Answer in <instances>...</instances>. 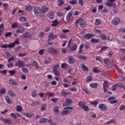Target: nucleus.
I'll use <instances>...</instances> for the list:
<instances>
[{
    "instance_id": "obj_1",
    "label": "nucleus",
    "mask_w": 125,
    "mask_h": 125,
    "mask_svg": "<svg viewBox=\"0 0 125 125\" xmlns=\"http://www.w3.org/2000/svg\"><path fill=\"white\" fill-rule=\"evenodd\" d=\"M17 44H19V40L17 39L13 43L9 44V45L4 44L3 45H1L0 47L2 48H12V47H14L15 45Z\"/></svg>"
},
{
    "instance_id": "obj_2",
    "label": "nucleus",
    "mask_w": 125,
    "mask_h": 125,
    "mask_svg": "<svg viewBox=\"0 0 125 125\" xmlns=\"http://www.w3.org/2000/svg\"><path fill=\"white\" fill-rule=\"evenodd\" d=\"M78 23H79L81 28H85V26H86V23H85V21L82 19L77 20L75 22V25L76 27H78Z\"/></svg>"
},
{
    "instance_id": "obj_3",
    "label": "nucleus",
    "mask_w": 125,
    "mask_h": 125,
    "mask_svg": "<svg viewBox=\"0 0 125 125\" xmlns=\"http://www.w3.org/2000/svg\"><path fill=\"white\" fill-rule=\"evenodd\" d=\"M47 50L50 54H58L59 53V50L52 47L48 48Z\"/></svg>"
},
{
    "instance_id": "obj_4",
    "label": "nucleus",
    "mask_w": 125,
    "mask_h": 125,
    "mask_svg": "<svg viewBox=\"0 0 125 125\" xmlns=\"http://www.w3.org/2000/svg\"><path fill=\"white\" fill-rule=\"evenodd\" d=\"M105 5H106V6H109L110 7L115 6V5H116V3H115V0H107L105 2Z\"/></svg>"
},
{
    "instance_id": "obj_5",
    "label": "nucleus",
    "mask_w": 125,
    "mask_h": 125,
    "mask_svg": "<svg viewBox=\"0 0 125 125\" xmlns=\"http://www.w3.org/2000/svg\"><path fill=\"white\" fill-rule=\"evenodd\" d=\"M65 102L66 103H63L62 104V106H63V107H67V106H70V105H71V104L73 103L72 99L70 98L66 99Z\"/></svg>"
},
{
    "instance_id": "obj_6",
    "label": "nucleus",
    "mask_w": 125,
    "mask_h": 125,
    "mask_svg": "<svg viewBox=\"0 0 125 125\" xmlns=\"http://www.w3.org/2000/svg\"><path fill=\"white\" fill-rule=\"evenodd\" d=\"M57 37H58L57 35H54L52 32L50 33L48 36V40L47 42H50V41H52L53 40H55V39H56Z\"/></svg>"
},
{
    "instance_id": "obj_7",
    "label": "nucleus",
    "mask_w": 125,
    "mask_h": 125,
    "mask_svg": "<svg viewBox=\"0 0 125 125\" xmlns=\"http://www.w3.org/2000/svg\"><path fill=\"white\" fill-rule=\"evenodd\" d=\"M73 13H74L73 11H70L69 12L68 14L66 16V20L67 21H71V20L74 19V18L73 17Z\"/></svg>"
},
{
    "instance_id": "obj_8",
    "label": "nucleus",
    "mask_w": 125,
    "mask_h": 125,
    "mask_svg": "<svg viewBox=\"0 0 125 125\" xmlns=\"http://www.w3.org/2000/svg\"><path fill=\"white\" fill-rule=\"evenodd\" d=\"M120 21H121V18L117 17L113 20L111 23L113 24V25H117L119 24V23H120Z\"/></svg>"
},
{
    "instance_id": "obj_9",
    "label": "nucleus",
    "mask_w": 125,
    "mask_h": 125,
    "mask_svg": "<svg viewBox=\"0 0 125 125\" xmlns=\"http://www.w3.org/2000/svg\"><path fill=\"white\" fill-rule=\"evenodd\" d=\"M15 66V67H17V66H19V68L20 67L23 68V67H25V65H24V62L21 61L16 62Z\"/></svg>"
},
{
    "instance_id": "obj_10",
    "label": "nucleus",
    "mask_w": 125,
    "mask_h": 125,
    "mask_svg": "<svg viewBox=\"0 0 125 125\" xmlns=\"http://www.w3.org/2000/svg\"><path fill=\"white\" fill-rule=\"evenodd\" d=\"M109 87V85L108 84V82L104 81L103 83V88L104 92L106 93L108 90H107V87Z\"/></svg>"
},
{
    "instance_id": "obj_11",
    "label": "nucleus",
    "mask_w": 125,
    "mask_h": 125,
    "mask_svg": "<svg viewBox=\"0 0 125 125\" xmlns=\"http://www.w3.org/2000/svg\"><path fill=\"white\" fill-rule=\"evenodd\" d=\"M93 37H94V34L89 33H87L83 36V37L86 40H90V39H91V38H93Z\"/></svg>"
},
{
    "instance_id": "obj_12",
    "label": "nucleus",
    "mask_w": 125,
    "mask_h": 125,
    "mask_svg": "<svg viewBox=\"0 0 125 125\" xmlns=\"http://www.w3.org/2000/svg\"><path fill=\"white\" fill-rule=\"evenodd\" d=\"M68 62L69 64H74L75 63L76 60H75V59L74 57H73L72 56L69 55L68 57Z\"/></svg>"
},
{
    "instance_id": "obj_13",
    "label": "nucleus",
    "mask_w": 125,
    "mask_h": 125,
    "mask_svg": "<svg viewBox=\"0 0 125 125\" xmlns=\"http://www.w3.org/2000/svg\"><path fill=\"white\" fill-rule=\"evenodd\" d=\"M99 108H100L101 110H103V111H107V110H108V108H107V106L104 104H99Z\"/></svg>"
},
{
    "instance_id": "obj_14",
    "label": "nucleus",
    "mask_w": 125,
    "mask_h": 125,
    "mask_svg": "<svg viewBox=\"0 0 125 125\" xmlns=\"http://www.w3.org/2000/svg\"><path fill=\"white\" fill-rule=\"evenodd\" d=\"M69 50L70 51H76L77 49H78V45L76 44H73L72 46H70V47H69Z\"/></svg>"
},
{
    "instance_id": "obj_15",
    "label": "nucleus",
    "mask_w": 125,
    "mask_h": 125,
    "mask_svg": "<svg viewBox=\"0 0 125 125\" xmlns=\"http://www.w3.org/2000/svg\"><path fill=\"white\" fill-rule=\"evenodd\" d=\"M34 12L35 15H39V13H41V8L35 7L34 9Z\"/></svg>"
},
{
    "instance_id": "obj_16",
    "label": "nucleus",
    "mask_w": 125,
    "mask_h": 125,
    "mask_svg": "<svg viewBox=\"0 0 125 125\" xmlns=\"http://www.w3.org/2000/svg\"><path fill=\"white\" fill-rule=\"evenodd\" d=\"M101 39L103 40V41H106V40H107V41L110 40V38L109 37V36H105V34H102L101 35Z\"/></svg>"
},
{
    "instance_id": "obj_17",
    "label": "nucleus",
    "mask_w": 125,
    "mask_h": 125,
    "mask_svg": "<svg viewBox=\"0 0 125 125\" xmlns=\"http://www.w3.org/2000/svg\"><path fill=\"white\" fill-rule=\"evenodd\" d=\"M2 122H3L5 125H12V122H11V120L9 119H2Z\"/></svg>"
},
{
    "instance_id": "obj_18",
    "label": "nucleus",
    "mask_w": 125,
    "mask_h": 125,
    "mask_svg": "<svg viewBox=\"0 0 125 125\" xmlns=\"http://www.w3.org/2000/svg\"><path fill=\"white\" fill-rule=\"evenodd\" d=\"M71 114V111L69 110H63L62 112V116H66L67 115H70Z\"/></svg>"
},
{
    "instance_id": "obj_19",
    "label": "nucleus",
    "mask_w": 125,
    "mask_h": 125,
    "mask_svg": "<svg viewBox=\"0 0 125 125\" xmlns=\"http://www.w3.org/2000/svg\"><path fill=\"white\" fill-rule=\"evenodd\" d=\"M8 94L9 95H10V96H12V97H15V96H16V94L12 90H9L8 91Z\"/></svg>"
},
{
    "instance_id": "obj_20",
    "label": "nucleus",
    "mask_w": 125,
    "mask_h": 125,
    "mask_svg": "<svg viewBox=\"0 0 125 125\" xmlns=\"http://www.w3.org/2000/svg\"><path fill=\"white\" fill-rule=\"evenodd\" d=\"M31 66L32 67H36L37 69H39L40 68V65H39V63L36 61H34L31 64Z\"/></svg>"
},
{
    "instance_id": "obj_21",
    "label": "nucleus",
    "mask_w": 125,
    "mask_h": 125,
    "mask_svg": "<svg viewBox=\"0 0 125 125\" xmlns=\"http://www.w3.org/2000/svg\"><path fill=\"white\" fill-rule=\"evenodd\" d=\"M54 109V113L55 114V115H58V114H59L60 113V111H59V108L57 106H55L53 108Z\"/></svg>"
},
{
    "instance_id": "obj_22",
    "label": "nucleus",
    "mask_w": 125,
    "mask_h": 125,
    "mask_svg": "<svg viewBox=\"0 0 125 125\" xmlns=\"http://www.w3.org/2000/svg\"><path fill=\"white\" fill-rule=\"evenodd\" d=\"M81 67L83 69V70L85 72H88V68L87 67V66H86L85 65V64H84V63H83L82 65H81Z\"/></svg>"
},
{
    "instance_id": "obj_23",
    "label": "nucleus",
    "mask_w": 125,
    "mask_h": 125,
    "mask_svg": "<svg viewBox=\"0 0 125 125\" xmlns=\"http://www.w3.org/2000/svg\"><path fill=\"white\" fill-rule=\"evenodd\" d=\"M99 42H100L99 39H96L95 38H92L90 40V42H92L93 43H99Z\"/></svg>"
},
{
    "instance_id": "obj_24",
    "label": "nucleus",
    "mask_w": 125,
    "mask_h": 125,
    "mask_svg": "<svg viewBox=\"0 0 125 125\" xmlns=\"http://www.w3.org/2000/svg\"><path fill=\"white\" fill-rule=\"evenodd\" d=\"M24 32H25V28L24 27H21L20 29L17 30L16 33L17 34H19L24 33Z\"/></svg>"
},
{
    "instance_id": "obj_25",
    "label": "nucleus",
    "mask_w": 125,
    "mask_h": 125,
    "mask_svg": "<svg viewBox=\"0 0 125 125\" xmlns=\"http://www.w3.org/2000/svg\"><path fill=\"white\" fill-rule=\"evenodd\" d=\"M9 82L12 85H16V84H17V82L13 79L9 80Z\"/></svg>"
},
{
    "instance_id": "obj_26",
    "label": "nucleus",
    "mask_w": 125,
    "mask_h": 125,
    "mask_svg": "<svg viewBox=\"0 0 125 125\" xmlns=\"http://www.w3.org/2000/svg\"><path fill=\"white\" fill-rule=\"evenodd\" d=\"M85 105V103L80 101L78 102V105L79 107H81V109Z\"/></svg>"
},
{
    "instance_id": "obj_27",
    "label": "nucleus",
    "mask_w": 125,
    "mask_h": 125,
    "mask_svg": "<svg viewBox=\"0 0 125 125\" xmlns=\"http://www.w3.org/2000/svg\"><path fill=\"white\" fill-rule=\"evenodd\" d=\"M90 87L92 88H96L98 86V84L97 83H92L90 84Z\"/></svg>"
},
{
    "instance_id": "obj_28",
    "label": "nucleus",
    "mask_w": 125,
    "mask_h": 125,
    "mask_svg": "<svg viewBox=\"0 0 125 125\" xmlns=\"http://www.w3.org/2000/svg\"><path fill=\"white\" fill-rule=\"evenodd\" d=\"M58 2L59 3L58 4V6H62L65 4V3L63 0H58Z\"/></svg>"
},
{
    "instance_id": "obj_29",
    "label": "nucleus",
    "mask_w": 125,
    "mask_h": 125,
    "mask_svg": "<svg viewBox=\"0 0 125 125\" xmlns=\"http://www.w3.org/2000/svg\"><path fill=\"white\" fill-rule=\"evenodd\" d=\"M61 68L62 69H63V70H66L67 68H68V65L67 63H63L61 64Z\"/></svg>"
},
{
    "instance_id": "obj_30",
    "label": "nucleus",
    "mask_w": 125,
    "mask_h": 125,
    "mask_svg": "<svg viewBox=\"0 0 125 125\" xmlns=\"http://www.w3.org/2000/svg\"><path fill=\"white\" fill-rule=\"evenodd\" d=\"M47 108V105L45 104H42V106L41 107V110L42 111H45L46 110V108Z\"/></svg>"
},
{
    "instance_id": "obj_31",
    "label": "nucleus",
    "mask_w": 125,
    "mask_h": 125,
    "mask_svg": "<svg viewBox=\"0 0 125 125\" xmlns=\"http://www.w3.org/2000/svg\"><path fill=\"white\" fill-rule=\"evenodd\" d=\"M68 94H70V93H66L64 90H62V92L61 93V96H64V97H66V96H67V95H68Z\"/></svg>"
},
{
    "instance_id": "obj_32",
    "label": "nucleus",
    "mask_w": 125,
    "mask_h": 125,
    "mask_svg": "<svg viewBox=\"0 0 125 125\" xmlns=\"http://www.w3.org/2000/svg\"><path fill=\"white\" fill-rule=\"evenodd\" d=\"M83 44H82L79 47V54H81L83 52Z\"/></svg>"
},
{
    "instance_id": "obj_33",
    "label": "nucleus",
    "mask_w": 125,
    "mask_h": 125,
    "mask_svg": "<svg viewBox=\"0 0 125 125\" xmlns=\"http://www.w3.org/2000/svg\"><path fill=\"white\" fill-rule=\"evenodd\" d=\"M47 122V119L46 118H42L40 119L39 121V123L40 124H44V123H46Z\"/></svg>"
},
{
    "instance_id": "obj_34",
    "label": "nucleus",
    "mask_w": 125,
    "mask_h": 125,
    "mask_svg": "<svg viewBox=\"0 0 125 125\" xmlns=\"http://www.w3.org/2000/svg\"><path fill=\"white\" fill-rule=\"evenodd\" d=\"M82 109H83V111H84V112H88L89 111V108L88 107V106H86V105H84L83 106Z\"/></svg>"
},
{
    "instance_id": "obj_35",
    "label": "nucleus",
    "mask_w": 125,
    "mask_h": 125,
    "mask_svg": "<svg viewBox=\"0 0 125 125\" xmlns=\"http://www.w3.org/2000/svg\"><path fill=\"white\" fill-rule=\"evenodd\" d=\"M39 105H40V102H35L31 104L32 107H37Z\"/></svg>"
},
{
    "instance_id": "obj_36",
    "label": "nucleus",
    "mask_w": 125,
    "mask_h": 125,
    "mask_svg": "<svg viewBox=\"0 0 125 125\" xmlns=\"http://www.w3.org/2000/svg\"><path fill=\"white\" fill-rule=\"evenodd\" d=\"M78 58H79V59H81L82 60H86V59H87L86 57L82 55H78Z\"/></svg>"
},
{
    "instance_id": "obj_37",
    "label": "nucleus",
    "mask_w": 125,
    "mask_h": 125,
    "mask_svg": "<svg viewBox=\"0 0 125 125\" xmlns=\"http://www.w3.org/2000/svg\"><path fill=\"white\" fill-rule=\"evenodd\" d=\"M5 99L6 100V102H7V103H8V104H10L11 103V100H10L8 96H6L5 97Z\"/></svg>"
},
{
    "instance_id": "obj_38",
    "label": "nucleus",
    "mask_w": 125,
    "mask_h": 125,
    "mask_svg": "<svg viewBox=\"0 0 125 125\" xmlns=\"http://www.w3.org/2000/svg\"><path fill=\"white\" fill-rule=\"evenodd\" d=\"M22 108L21 105H18L17 106L16 111H17V112H22Z\"/></svg>"
},
{
    "instance_id": "obj_39",
    "label": "nucleus",
    "mask_w": 125,
    "mask_h": 125,
    "mask_svg": "<svg viewBox=\"0 0 125 125\" xmlns=\"http://www.w3.org/2000/svg\"><path fill=\"white\" fill-rule=\"evenodd\" d=\"M91 81H92V76H88L86 79V83H89V82H91Z\"/></svg>"
},
{
    "instance_id": "obj_40",
    "label": "nucleus",
    "mask_w": 125,
    "mask_h": 125,
    "mask_svg": "<svg viewBox=\"0 0 125 125\" xmlns=\"http://www.w3.org/2000/svg\"><path fill=\"white\" fill-rule=\"evenodd\" d=\"M116 123H117V121L116 120V119H112L110 121L107 122L106 124L107 125H109V124H116Z\"/></svg>"
},
{
    "instance_id": "obj_41",
    "label": "nucleus",
    "mask_w": 125,
    "mask_h": 125,
    "mask_svg": "<svg viewBox=\"0 0 125 125\" xmlns=\"http://www.w3.org/2000/svg\"><path fill=\"white\" fill-rule=\"evenodd\" d=\"M25 9L27 11H30V10H32V6L28 5L25 8Z\"/></svg>"
},
{
    "instance_id": "obj_42",
    "label": "nucleus",
    "mask_w": 125,
    "mask_h": 125,
    "mask_svg": "<svg viewBox=\"0 0 125 125\" xmlns=\"http://www.w3.org/2000/svg\"><path fill=\"white\" fill-rule=\"evenodd\" d=\"M70 4H77L78 3V1L77 0H72L69 2Z\"/></svg>"
},
{
    "instance_id": "obj_43",
    "label": "nucleus",
    "mask_w": 125,
    "mask_h": 125,
    "mask_svg": "<svg viewBox=\"0 0 125 125\" xmlns=\"http://www.w3.org/2000/svg\"><path fill=\"white\" fill-rule=\"evenodd\" d=\"M59 64H56L55 65H54L53 67V71H56L57 70V69L59 68Z\"/></svg>"
},
{
    "instance_id": "obj_44",
    "label": "nucleus",
    "mask_w": 125,
    "mask_h": 125,
    "mask_svg": "<svg viewBox=\"0 0 125 125\" xmlns=\"http://www.w3.org/2000/svg\"><path fill=\"white\" fill-rule=\"evenodd\" d=\"M92 71L94 72V73H100V72H101V71L97 69V67L93 68Z\"/></svg>"
},
{
    "instance_id": "obj_45",
    "label": "nucleus",
    "mask_w": 125,
    "mask_h": 125,
    "mask_svg": "<svg viewBox=\"0 0 125 125\" xmlns=\"http://www.w3.org/2000/svg\"><path fill=\"white\" fill-rule=\"evenodd\" d=\"M23 115H24V116H25L26 118H32V117H33V115L32 114H30L29 113H23Z\"/></svg>"
},
{
    "instance_id": "obj_46",
    "label": "nucleus",
    "mask_w": 125,
    "mask_h": 125,
    "mask_svg": "<svg viewBox=\"0 0 125 125\" xmlns=\"http://www.w3.org/2000/svg\"><path fill=\"white\" fill-rule=\"evenodd\" d=\"M95 24L97 25H100V24H101V21L98 19H96Z\"/></svg>"
},
{
    "instance_id": "obj_47",
    "label": "nucleus",
    "mask_w": 125,
    "mask_h": 125,
    "mask_svg": "<svg viewBox=\"0 0 125 125\" xmlns=\"http://www.w3.org/2000/svg\"><path fill=\"white\" fill-rule=\"evenodd\" d=\"M53 24H52V26L53 27H55V26H57V24H58V22H57V19H56L55 21H53Z\"/></svg>"
},
{
    "instance_id": "obj_48",
    "label": "nucleus",
    "mask_w": 125,
    "mask_h": 125,
    "mask_svg": "<svg viewBox=\"0 0 125 125\" xmlns=\"http://www.w3.org/2000/svg\"><path fill=\"white\" fill-rule=\"evenodd\" d=\"M10 117L12 119H14V120H16L17 119V117L16 116V115H15V113H12L10 114Z\"/></svg>"
},
{
    "instance_id": "obj_49",
    "label": "nucleus",
    "mask_w": 125,
    "mask_h": 125,
    "mask_svg": "<svg viewBox=\"0 0 125 125\" xmlns=\"http://www.w3.org/2000/svg\"><path fill=\"white\" fill-rule=\"evenodd\" d=\"M23 38H30L31 36L28 33H25V34H23L22 35Z\"/></svg>"
},
{
    "instance_id": "obj_50",
    "label": "nucleus",
    "mask_w": 125,
    "mask_h": 125,
    "mask_svg": "<svg viewBox=\"0 0 125 125\" xmlns=\"http://www.w3.org/2000/svg\"><path fill=\"white\" fill-rule=\"evenodd\" d=\"M108 48V47L104 46L102 47L101 49L100 50V52H103V51H106V50Z\"/></svg>"
},
{
    "instance_id": "obj_51",
    "label": "nucleus",
    "mask_w": 125,
    "mask_h": 125,
    "mask_svg": "<svg viewBox=\"0 0 125 125\" xmlns=\"http://www.w3.org/2000/svg\"><path fill=\"white\" fill-rule=\"evenodd\" d=\"M21 71H22V72L23 73H28L29 72V70H28V69L24 68V67H22Z\"/></svg>"
},
{
    "instance_id": "obj_52",
    "label": "nucleus",
    "mask_w": 125,
    "mask_h": 125,
    "mask_svg": "<svg viewBox=\"0 0 125 125\" xmlns=\"http://www.w3.org/2000/svg\"><path fill=\"white\" fill-rule=\"evenodd\" d=\"M48 7H44L42 8V11L44 13H46V12H47V11H48Z\"/></svg>"
},
{
    "instance_id": "obj_53",
    "label": "nucleus",
    "mask_w": 125,
    "mask_h": 125,
    "mask_svg": "<svg viewBox=\"0 0 125 125\" xmlns=\"http://www.w3.org/2000/svg\"><path fill=\"white\" fill-rule=\"evenodd\" d=\"M114 67L115 69H116V70L118 71V72H119V73H122V70H121V68H120V67H118V65L115 64Z\"/></svg>"
},
{
    "instance_id": "obj_54",
    "label": "nucleus",
    "mask_w": 125,
    "mask_h": 125,
    "mask_svg": "<svg viewBox=\"0 0 125 125\" xmlns=\"http://www.w3.org/2000/svg\"><path fill=\"white\" fill-rule=\"evenodd\" d=\"M53 72H54L55 76H60V72H59V71H58V70H53Z\"/></svg>"
},
{
    "instance_id": "obj_55",
    "label": "nucleus",
    "mask_w": 125,
    "mask_h": 125,
    "mask_svg": "<svg viewBox=\"0 0 125 125\" xmlns=\"http://www.w3.org/2000/svg\"><path fill=\"white\" fill-rule=\"evenodd\" d=\"M2 7L4 9V10H7V7H8V4L7 3H4L2 5Z\"/></svg>"
},
{
    "instance_id": "obj_56",
    "label": "nucleus",
    "mask_w": 125,
    "mask_h": 125,
    "mask_svg": "<svg viewBox=\"0 0 125 125\" xmlns=\"http://www.w3.org/2000/svg\"><path fill=\"white\" fill-rule=\"evenodd\" d=\"M40 55H43L44 54V49H41L39 51Z\"/></svg>"
},
{
    "instance_id": "obj_57",
    "label": "nucleus",
    "mask_w": 125,
    "mask_h": 125,
    "mask_svg": "<svg viewBox=\"0 0 125 125\" xmlns=\"http://www.w3.org/2000/svg\"><path fill=\"white\" fill-rule=\"evenodd\" d=\"M82 90L83 91H84V92H85L86 94H88V93H89V92H88V89L86 88H83Z\"/></svg>"
},
{
    "instance_id": "obj_58",
    "label": "nucleus",
    "mask_w": 125,
    "mask_h": 125,
    "mask_svg": "<svg viewBox=\"0 0 125 125\" xmlns=\"http://www.w3.org/2000/svg\"><path fill=\"white\" fill-rule=\"evenodd\" d=\"M123 83H116L115 84V85H116L117 87H123Z\"/></svg>"
},
{
    "instance_id": "obj_59",
    "label": "nucleus",
    "mask_w": 125,
    "mask_h": 125,
    "mask_svg": "<svg viewBox=\"0 0 125 125\" xmlns=\"http://www.w3.org/2000/svg\"><path fill=\"white\" fill-rule=\"evenodd\" d=\"M14 65V63L9 62V63H8L7 64V66L8 68H10V67H13Z\"/></svg>"
},
{
    "instance_id": "obj_60",
    "label": "nucleus",
    "mask_w": 125,
    "mask_h": 125,
    "mask_svg": "<svg viewBox=\"0 0 125 125\" xmlns=\"http://www.w3.org/2000/svg\"><path fill=\"white\" fill-rule=\"evenodd\" d=\"M11 35H12V33H11V32H8V33H6L5 34V36L6 38H7V37L11 36Z\"/></svg>"
},
{
    "instance_id": "obj_61",
    "label": "nucleus",
    "mask_w": 125,
    "mask_h": 125,
    "mask_svg": "<svg viewBox=\"0 0 125 125\" xmlns=\"http://www.w3.org/2000/svg\"><path fill=\"white\" fill-rule=\"evenodd\" d=\"M8 72L10 74L11 76H13V75L16 73L15 70H10Z\"/></svg>"
},
{
    "instance_id": "obj_62",
    "label": "nucleus",
    "mask_w": 125,
    "mask_h": 125,
    "mask_svg": "<svg viewBox=\"0 0 125 125\" xmlns=\"http://www.w3.org/2000/svg\"><path fill=\"white\" fill-rule=\"evenodd\" d=\"M69 90H70V91H73V92H76L77 89V88L76 87H72V88H70L69 89Z\"/></svg>"
},
{
    "instance_id": "obj_63",
    "label": "nucleus",
    "mask_w": 125,
    "mask_h": 125,
    "mask_svg": "<svg viewBox=\"0 0 125 125\" xmlns=\"http://www.w3.org/2000/svg\"><path fill=\"white\" fill-rule=\"evenodd\" d=\"M18 24L16 22L13 23L12 24L11 27L12 28H16Z\"/></svg>"
},
{
    "instance_id": "obj_64",
    "label": "nucleus",
    "mask_w": 125,
    "mask_h": 125,
    "mask_svg": "<svg viewBox=\"0 0 125 125\" xmlns=\"http://www.w3.org/2000/svg\"><path fill=\"white\" fill-rule=\"evenodd\" d=\"M49 18L50 19H52L54 17V13H51L49 14Z\"/></svg>"
}]
</instances>
